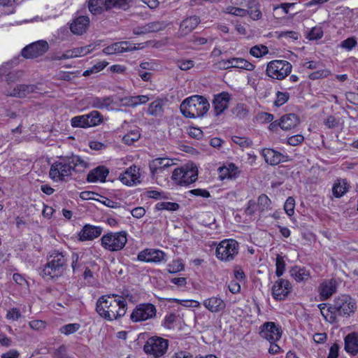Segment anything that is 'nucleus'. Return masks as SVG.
Segmentation results:
<instances>
[{
	"instance_id": "a211bd4d",
	"label": "nucleus",
	"mask_w": 358,
	"mask_h": 358,
	"mask_svg": "<svg viewBox=\"0 0 358 358\" xmlns=\"http://www.w3.org/2000/svg\"><path fill=\"white\" fill-rule=\"evenodd\" d=\"M139 177V169L136 166L132 165L120 175L119 179L122 183L132 186L140 182Z\"/></svg>"
},
{
	"instance_id": "5701e85b",
	"label": "nucleus",
	"mask_w": 358,
	"mask_h": 358,
	"mask_svg": "<svg viewBox=\"0 0 358 358\" xmlns=\"http://www.w3.org/2000/svg\"><path fill=\"white\" fill-rule=\"evenodd\" d=\"M173 161L170 158H156L149 164V168L152 176L162 173L166 168L173 165Z\"/></svg>"
},
{
	"instance_id": "37998d69",
	"label": "nucleus",
	"mask_w": 358,
	"mask_h": 358,
	"mask_svg": "<svg viewBox=\"0 0 358 358\" xmlns=\"http://www.w3.org/2000/svg\"><path fill=\"white\" fill-rule=\"evenodd\" d=\"M24 73L21 71H15L12 72H8L5 75L6 80L8 84H10L12 83H15L20 80V78L22 77Z\"/></svg>"
},
{
	"instance_id": "3c124183",
	"label": "nucleus",
	"mask_w": 358,
	"mask_h": 358,
	"mask_svg": "<svg viewBox=\"0 0 358 358\" xmlns=\"http://www.w3.org/2000/svg\"><path fill=\"white\" fill-rule=\"evenodd\" d=\"M271 201L266 194H261L258 198V204L261 210H264L270 207Z\"/></svg>"
},
{
	"instance_id": "4be33fe9",
	"label": "nucleus",
	"mask_w": 358,
	"mask_h": 358,
	"mask_svg": "<svg viewBox=\"0 0 358 358\" xmlns=\"http://www.w3.org/2000/svg\"><path fill=\"white\" fill-rule=\"evenodd\" d=\"M136 48L133 46L128 41H121L114 43L103 49V52L106 55L119 54L124 52H129L136 50Z\"/></svg>"
},
{
	"instance_id": "9b49d317",
	"label": "nucleus",
	"mask_w": 358,
	"mask_h": 358,
	"mask_svg": "<svg viewBox=\"0 0 358 358\" xmlns=\"http://www.w3.org/2000/svg\"><path fill=\"white\" fill-rule=\"evenodd\" d=\"M157 314L156 306L150 303H140L133 310L130 319L134 322H139L155 317Z\"/></svg>"
},
{
	"instance_id": "09e8293b",
	"label": "nucleus",
	"mask_w": 358,
	"mask_h": 358,
	"mask_svg": "<svg viewBox=\"0 0 358 358\" xmlns=\"http://www.w3.org/2000/svg\"><path fill=\"white\" fill-rule=\"evenodd\" d=\"M330 74V71L328 69H320L314 71L309 74L308 77L311 80H317L327 77Z\"/></svg>"
},
{
	"instance_id": "338daca9",
	"label": "nucleus",
	"mask_w": 358,
	"mask_h": 358,
	"mask_svg": "<svg viewBox=\"0 0 358 358\" xmlns=\"http://www.w3.org/2000/svg\"><path fill=\"white\" fill-rule=\"evenodd\" d=\"M29 327L35 330L43 329L45 327V322L42 320H33L29 324Z\"/></svg>"
},
{
	"instance_id": "4468645a",
	"label": "nucleus",
	"mask_w": 358,
	"mask_h": 358,
	"mask_svg": "<svg viewBox=\"0 0 358 358\" xmlns=\"http://www.w3.org/2000/svg\"><path fill=\"white\" fill-rule=\"evenodd\" d=\"M259 334L262 338L266 339L270 343H275L281 338L282 330L274 322H268L261 327Z\"/></svg>"
},
{
	"instance_id": "f257e3e1",
	"label": "nucleus",
	"mask_w": 358,
	"mask_h": 358,
	"mask_svg": "<svg viewBox=\"0 0 358 358\" xmlns=\"http://www.w3.org/2000/svg\"><path fill=\"white\" fill-rule=\"evenodd\" d=\"M127 306V301L122 296L105 295L98 299L96 310L101 317L111 321L124 316Z\"/></svg>"
},
{
	"instance_id": "2eb2a0df",
	"label": "nucleus",
	"mask_w": 358,
	"mask_h": 358,
	"mask_svg": "<svg viewBox=\"0 0 358 358\" xmlns=\"http://www.w3.org/2000/svg\"><path fill=\"white\" fill-rule=\"evenodd\" d=\"M292 290L290 282L285 279L276 281L272 287V294L276 300L285 299Z\"/></svg>"
},
{
	"instance_id": "e433bc0d",
	"label": "nucleus",
	"mask_w": 358,
	"mask_h": 358,
	"mask_svg": "<svg viewBox=\"0 0 358 358\" xmlns=\"http://www.w3.org/2000/svg\"><path fill=\"white\" fill-rule=\"evenodd\" d=\"M291 275L297 281L302 282L308 279L310 274L304 268L295 266L290 270Z\"/></svg>"
},
{
	"instance_id": "13d9d810",
	"label": "nucleus",
	"mask_w": 358,
	"mask_h": 358,
	"mask_svg": "<svg viewBox=\"0 0 358 358\" xmlns=\"http://www.w3.org/2000/svg\"><path fill=\"white\" fill-rule=\"evenodd\" d=\"M184 269V266L180 260L174 261L168 266L169 273H176Z\"/></svg>"
},
{
	"instance_id": "72a5a7b5",
	"label": "nucleus",
	"mask_w": 358,
	"mask_h": 358,
	"mask_svg": "<svg viewBox=\"0 0 358 358\" xmlns=\"http://www.w3.org/2000/svg\"><path fill=\"white\" fill-rule=\"evenodd\" d=\"M108 4V0H89L88 8L92 14L97 15L109 10Z\"/></svg>"
},
{
	"instance_id": "b1692460",
	"label": "nucleus",
	"mask_w": 358,
	"mask_h": 358,
	"mask_svg": "<svg viewBox=\"0 0 358 358\" xmlns=\"http://www.w3.org/2000/svg\"><path fill=\"white\" fill-rule=\"evenodd\" d=\"M38 90V86L35 85H18L10 93H6L7 96L15 97H25L27 95L36 92Z\"/></svg>"
},
{
	"instance_id": "bb28decb",
	"label": "nucleus",
	"mask_w": 358,
	"mask_h": 358,
	"mask_svg": "<svg viewBox=\"0 0 358 358\" xmlns=\"http://www.w3.org/2000/svg\"><path fill=\"white\" fill-rule=\"evenodd\" d=\"M218 171L219 178L221 180H224L225 179H235L238 176L240 173L238 168L232 163L229 164L227 166L220 167L218 169Z\"/></svg>"
},
{
	"instance_id": "79ce46f5",
	"label": "nucleus",
	"mask_w": 358,
	"mask_h": 358,
	"mask_svg": "<svg viewBox=\"0 0 358 358\" xmlns=\"http://www.w3.org/2000/svg\"><path fill=\"white\" fill-rule=\"evenodd\" d=\"M268 52V48L265 45H255L253 46L250 50V53L255 57H262L264 55H266Z\"/></svg>"
},
{
	"instance_id": "dca6fc26",
	"label": "nucleus",
	"mask_w": 358,
	"mask_h": 358,
	"mask_svg": "<svg viewBox=\"0 0 358 358\" xmlns=\"http://www.w3.org/2000/svg\"><path fill=\"white\" fill-rule=\"evenodd\" d=\"M164 252L155 249H145L140 252L137 259L141 262L159 263L164 260Z\"/></svg>"
},
{
	"instance_id": "9d476101",
	"label": "nucleus",
	"mask_w": 358,
	"mask_h": 358,
	"mask_svg": "<svg viewBox=\"0 0 358 358\" xmlns=\"http://www.w3.org/2000/svg\"><path fill=\"white\" fill-rule=\"evenodd\" d=\"M292 68V64L286 60H273L267 64L266 71L268 76L282 80L291 73Z\"/></svg>"
},
{
	"instance_id": "393cba45",
	"label": "nucleus",
	"mask_w": 358,
	"mask_h": 358,
	"mask_svg": "<svg viewBox=\"0 0 358 358\" xmlns=\"http://www.w3.org/2000/svg\"><path fill=\"white\" fill-rule=\"evenodd\" d=\"M203 305L211 313H218L224 310L226 305L224 301L220 297L212 296L204 299Z\"/></svg>"
},
{
	"instance_id": "423d86ee",
	"label": "nucleus",
	"mask_w": 358,
	"mask_h": 358,
	"mask_svg": "<svg viewBox=\"0 0 358 358\" xmlns=\"http://www.w3.org/2000/svg\"><path fill=\"white\" fill-rule=\"evenodd\" d=\"M127 242L126 231L110 232L101 238V245L106 250L117 252L122 250Z\"/></svg>"
},
{
	"instance_id": "69168bd1",
	"label": "nucleus",
	"mask_w": 358,
	"mask_h": 358,
	"mask_svg": "<svg viewBox=\"0 0 358 358\" xmlns=\"http://www.w3.org/2000/svg\"><path fill=\"white\" fill-rule=\"evenodd\" d=\"M127 0H108V8H122L127 4Z\"/></svg>"
},
{
	"instance_id": "4c0bfd02",
	"label": "nucleus",
	"mask_w": 358,
	"mask_h": 358,
	"mask_svg": "<svg viewBox=\"0 0 358 358\" xmlns=\"http://www.w3.org/2000/svg\"><path fill=\"white\" fill-rule=\"evenodd\" d=\"M141 136L138 129L131 131L123 136L122 141L127 145H131L137 141Z\"/></svg>"
},
{
	"instance_id": "cd10ccee",
	"label": "nucleus",
	"mask_w": 358,
	"mask_h": 358,
	"mask_svg": "<svg viewBox=\"0 0 358 358\" xmlns=\"http://www.w3.org/2000/svg\"><path fill=\"white\" fill-rule=\"evenodd\" d=\"M299 123V118L294 113L286 114L281 117L278 125L282 130H290L296 127Z\"/></svg>"
},
{
	"instance_id": "603ef678",
	"label": "nucleus",
	"mask_w": 358,
	"mask_h": 358,
	"mask_svg": "<svg viewBox=\"0 0 358 358\" xmlns=\"http://www.w3.org/2000/svg\"><path fill=\"white\" fill-rule=\"evenodd\" d=\"M248 15L254 20H259L262 17V12L257 6H248Z\"/></svg>"
},
{
	"instance_id": "4d7b16f0",
	"label": "nucleus",
	"mask_w": 358,
	"mask_h": 358,
	"mask_svg": "<svg viewBox=\"0 0 358 358\" xmlns=\"http://www.w3.org/2000/svg\"><path fill=\"white\" fill-rule=\"evenodd\" d=\"M323 36V31L321 27H313L308 34V38L310 40L320 39Z\"/></svg>"
},
{
	"instance_id": "c9c22d12",
	"label": "nucleus",
	"mask_w": 358,
	"mask_h": 358,
	"mask_svg": "<svg viewBox=\"0 0 358 358\" xmlns=\"http://www.w3.org/2000/svg\"><path fill=\"white\" fill-rule=\"evenodd\" d=\"M164 113V103L161 99H157L150 103L148 113L153 116H161Z\"/></svg>"
},
{
	"instance_id": "0eeeda50",
	"label": "nucleus",
	"mask_w": 358,
	"mask_h": 358,
	"mask_svg": "<svg viewBox=\"0 0 358 358\" xmlns=\"http://www.w3.org/2000/svg\"><path fill=\"white\" fill-rule=\"evenodd\" d=\"M239 245L234 239H225L219 243L216 248V257L224 262H231L238 255Z\"/></svg>"
},
{
	"instance_id": "e2e57ef3",
	"label": "nucleus",
	"mask_w": 358,
	"mask_h": 358,
	"mask_svg": "<svg viewBox=\"0 0 358 358\" xmlns=\"http://www.w3.org/2000/svg\"><path fill=\"white\" fill-rule=\"evenodd\" d=\"M233 141L239 145L241 147H248L252 144V141L249 138L239 136H234Z\"/></svg>"
},
{
	"instance_id": "c85d7f7f",
	"label": "nucleus",
	"mask_w": 358,
	"mask_h": 358,
	"mask_svg": "<svg viewBox=\"0 0 358 358\" xmlns=\"http://www.w3.org/2000/svg\"><path fill=\"white\" fill-rule=\"evenodd\" d=\"M109 171L105 166H98L92 170L87 175V181L90 182H105Z\"/></svg>"
},
{
	"instance_id": "39448f33",
	"label": "nucleus",
	"mask_w": 358,
	"mask_h": 358,
	"mask_svg": "<svg viewBox=\"0 0 358 358\" xmlns=\"http://www.w3.org/2000/svg\"><path fill=\"white\" fill-rule=\"evenodd\" d=\"M66 266L65 256L58 251L50 253L48 262L42 271V276L48 279L58 277L62 274Z\"/></svg>"
},
{
	"instance_id": "8fccbe9b",
	"label": "nucleus",
	"mask_w": 358,
	"mask_h": 358,
	"mask_svg": "<svg viewBox=\"0 0 358 358\" xmlns=\"http://www.w3.org/2000/svg\"><path fill=\"white\" fill-rule=\"evenodd\" d=\"M176 64L177 66L182 71H187L194 66V61L191 59L178 60Z\"/></svg>"
},
{
	"instance_id": "412c9836",
	"label": "nucleus",
	"mask_w": 358,
	"mask_h": 358,
	"mask_svg": "<svg viewBox=\"0 0 358 358\" xmlns=\"http://www.w3.org/2000/svg\"><path fill=\"white\" fill-rule=\"evenodd\" d=\"M230 94L228 92H222L214 96L213 105L214 113L219 115L222 113L229 106Z\"/></svg>"
},
{
	"instance_id": "aec40b11",
	"label": "nucleus",
	"mask_w": 358,
	"mask_h": 358,
	"mask_svg": "<svg viewBox=\"0 0 358 358\" xmlns=\"http://www.w3.org/2000/svg\"><path fill=\"white\" fill-rule=\"evenodd\" d=\"M199 22L200 19L196 15L184 19L180 24L178 31V37H184L188 35L197 27Z\"/></svg>"
},
{
	"instance_id": "a878e982",
	"label": "nucleus",
	"mask_w": 358,
	"mask_h": 358,
	"mask_svg": "<svg viewBox=\"0 0 358 358\" xmlns=\"http://www.w3.org/2000/svg\"><path fill=\"white\" fill-rule=\"evenodd\" d=\"M90 18L87 16L77 17L71 24L70 29L73 34L82 35L89 26Z\"/></svg>"
},
{
	"instance_id": "6ab92c4d",
	"label": "nucleus",
	"mask_w": 358,
	"mask_h": 358,
	"mask_svg": "<svg viewBox=\"0 0 358 358\" xmlns=\"http://www.w3.org/2000/svg\"><path fill=\"white\" fill-rule=\"evenodd\" d=\"M103 229L99 226L85 224L80 231L79 240L81 241H92L102 234Z\"/></svg>"
},
{
	"instance_id": "6e6d98bb",
	"label": "nucleus",
	"mask_w": 358,
	"mask_h": 358,
	"mask_svg": "<svg viewBox=\"0 0 358 358\" xmlns=\"http://www.w3.org/2000/svg\"><path fill=\"white\" fill-rule=\"evenodd\" d=\"M234 113L238 118H244L248 114V110L243 104H238L234 108Z\"/></svg>"
},
{
	"instance_id": "20e7f679",
	"label": "nucleus",
	"mask_w": 358,
	"mask_h": 358,
	"mask_svg": "<svg viewBox=\"0 0 358 358\" xmlns=\"http://www.w3.org/2000/svg\"><path fill=\"white\" fill-rule=\"evenodd\" d=\"M210 104L207 99L201 96H192L184 100L180 104L181 113L186 117L195 118L203 116L209 110Z\"/></svg>"
},
{
	"instance_id": "2f4dec72",
	"label": "nucleus",
	"mask_w": 358,
	"mask_h": 358,
	"mask_svg": "<svg viewBox=\"0 0 358 358\" xmlns=\"http://www.w3.org/2000/svg\"><path fill=\"white\" fill-rule=\"evenodd\" d=\"M122 105L127 107H136L138 105L144 104L149 101V97L146 95H138L133 96H127L120 100Z\"/></svg>"
},
{
	"instance_id": "052dcab7",
	"label": "nucleus",
	"mask_w": 358,
	"mask_h": 358,
	"mask_svg": "<svg viewBox=\"0 0 358 358\" xmlns=\"http://www.w3.org/2000/svg\"><path fill=\"white\" fill-rule=\"evenodd\" d=\"M355 38L351 37L343 41L341 43V47L348 50H352L357 45Z\"/></svg>"
},
{
	"instance_id": "f704fd0d",
	"label": "nucleus",
	"mask_w": 358,
	"mask_h": 358,
	"mask_svg": "<svg viewBox=\"0 0 358 358\" xmlns=\"http://www.w3.org/2000/svg\"><path fill=\"white\" fill-rule=\"evenodd\" d=\"M113 100L110 96L95 97L92 101V106L98 109H108Z\"/></svg>"
},
{
	"instance_id": "1a4fd4ad",
	"label": "nucleus",
	"mask_w": 358,
	"mask_h": 358,
	"mask_svg": "<svg viewBox=\"0 0 358 358\" xmlns=\"http://www.w3.org/2000/svg\"><path fill=\"white\" fill-rule=\"evenodd\" d=\"M169 346L168 341L161 338L153 336L147 341L144 345L145 352L152 358L162 357L167 351Z\"/></svg>"
},
{
	"instance_id": "f03ea898",
	"label": "nucleus",
	"mask_w": 358,
	"mask_h": 358,
	"mask_svg": "<svg viewBox=\"0 0 358 358\" xmlns=\"http://www.w3.org/2000/svg\"><path fill=\"white\" fill-rule=\"evenodd\" d=\"M87 167V163L81 157L73 155L61 158L59 161L52 164L49 176L55 182L62 181L65 180L66 177L71 176L73 171L82 172Z\"/></svg>"
},
{
	"instance_id": "58836bf2",
	"label": "nucleus",
	"mask_w": 358,
	"mask_h": 358,
	"mask_svg": "<svg viewBox=\"0 0 358 358\" xmlns=\"http://www.w3.org/2000/svg\"><path fill=\"white\" fill-rule=\"evenodd\" d=\"M87 117L88 125L90 127H94L99 124L102 120V116L98 111H92L88 115H85Z\"/></svg>"
},
{
	"instance_id": "a19ab883",
	"label": "nucleus",
	"mask_w": 358,
	"mask_h": 358,
	"mask_svg": "<svg viewBox=\"0 0 358 358\" xmlns=\"http://www.w3.org/2000/svg\"><path fill=\"white\" fill-rule=\"evenodd\" d=\"M73 127H88L87 117L86 115L76 116L71 119Z\"/></svg>"
},
{
	"instance_id": "f3484780",
	"label": "nucleus",
	"mask_w": 358,
	"mask_h": 358,
	"mask_svg": "<svg viewBox=\"0 0 358 358\" xmlns=\"http://www.w3.org/2000/svg\"><path fill=\"white\" fill-rule=\"evenodd\" d=\"M262 155L265 162L271 166H275L279 164L280 162H285L289 160L287 156L271 148L263 149L262 151Z\"/></svg>"
},
{
	"instance_id": "5fc2aeb1",
	"label": "nucleus",
	"mask_w": 358,
	"mask_h": 358,
	"mask_svg": "<svg viewBox=\"0 0 358 358\" xmlns=\"http://www.w3.org/2000/svg\"><path fill=\"white\" fill-rule=\"evenodd\" d=\"M157 208L158 209H164L174 211L179 208V205L177 203L173 202H162L157 203Z\"/></svg>"
},
{
	"instance_id": "f8f14e48",
	"label": "nucleus",
	"mask_w": 358,
	"mask_h": 358,
	"mask_svg": "<svg viewBox=\"0 0 358 358\" xmlns=\"http://www.w3.org/2000/svg\"><path fill=\"white\" fill-rule=\"evenodd\" d=\"M217 69H228L230 68L242 69L247 71H253L255 66L245 59L239 57H232L228 59H222L215 64Z\"/></svg>"
},
{
	"instance_id": "a18cd8bd",
	"label": "nucleus",
	"mask_w": 358,
	"mask_h": 358,
	"mask_svg": "<svg viewBox=\"0 0 358 358\" xmlns=\"http://www.w3.org/2000/svg\"><path fill=\"white\" fill-rule=\"evenodd\" d=\"M91 46H84V47H80V48H76L73 50H71V52L72 53L73 58L78 57H82L87 55L91 52Z\"/></svg>"
},
{
	"instance_id": "6e6552de",
	"label": "nucleus",
	"mask_w": 358,
	"mask_h": 358,
	"mask_svg": "<svg viewBox=\"0 0 358 358\" xmlns=\"http://www.w3.org/2000/svg\"><path fill=\"white\" fill-rule=\"evenodd\" d=\"M198 178L197 167L193 164H186L173 172L172 179L180 185H187L195 182Z\"/></svg>"
},
{
	"instance_id": "49530a36",
	"label": "nucleus",
	"mask_w": 358,
	"mask_h": 358,
	"mask_svg": "<svg viewBox=\"0 0 358 358\" xmlns=\"http://www.w3.org/2000/svg\"><path fill=\"white\" fill-rule=\"evenodd\" d=\"M289 94L288 92H278L274 103L276 106H281L289 100Z\"/></svg>"
},
{
	"instance_id": "774afa93",
	"label": "nucleus",
	"mask_w": 358,
	"mask_h": 358,
	"mask_svg": "<svg viewBox=\"0 0 358 358\" xmlns=\"http://www.w3.org/2000/svg\"><path fill=\"white\" fill-rule=\"evenodd\" d=\"M339 346L338 344H333L330 349L327 358H337L338 356Z\"/></svg>"
},
{
	"instance_id": "7c9ffc66",
	"label": "nucleus",
	"mask_w": 358,
	"mask_h": 358,
	"mask_svg": "<svg viewBox=\"0 0 358 358\" xmlns=\"http://www.w3.org/2000/svg\"><path fill=\"white\" fill-rule=\"evenodd\" d=\"M345 350L352 355L358 353V334L351 333L345 336Z\"/></svg>"
},
{
	"instance_id": "c756f323",
	"label": "nucleus",
	"mask_w": 358,
	"mask_h": 358,
	"mask_svg": "<svg viewBox=\"0 0 358 358\" xmlns=\"http://www.w3.org/2000/svg\"><path fill=\"white\" fill-rule=\"evenodd\" d=\"M337 289L336 282L334 280L324 281L319 287L321 298L323 300L329 299Z\"/></svg>"
},
{
	"instance_id": "de8ad7c7",
	"label": "nucleus",
	"mask_w": 358,
	"mask_h": 358,
	"mask_svg": "<svg viewBox=\"0 0 358 358\" xmlns=\"http://www.w3.org/2000/svg\"><path fill=\"white\" fill-rule=\"evenodd\" d=\"M294 206H295V201L294 199L289 196L287 199L285 205L284 209L286 213L289 216H292L294 213Z\"/></svg>"
},
{
	"instance_id": "680f3d73",
	"label": "nucleus",
	"mask_w": 358,
	"mask_h": 358,
	"mask_svg": "<svg viewBox=\"0 0 358 358\" xmlns=\"http://www.w3.org/2000/svg\"><path fill=\"white\" fill-rule=\"evenodd\" d=\"M54 358H72L66 354V348L64 345H62L56 349L53 352Z\"/></svg>"
},
{
	"instance_id": "ea45409f",
	"label": "nucleus",
	"mask_w": 358,
	"mask_h": 358,
	"mask_svg": "<svg viewBox=\"0 0 358 358\" xmlns=\"http://www.w3.org/2000/svg\"><path fill=\"white\" fill-rule=\"evenodd\" d=\"M223 12L227 14H231L233 15L240 16V17H244V16L247 15L248 13V10H246V9L234 7V6H231L226 7Z\"/></svg>"
},
{
	"instance_id": "864d4df0",
	"label": "nucleus",
	"mask_w": 358,
	"mask_h": 358,
	"mask_svg": "<svg viewBox=\"0 0 358 358\" xmlns=\"http://www.w3.org/2000/svg\"><path fill=\"white\" fill-rule=\"evenodd\" d=\"M275 266H276L275 273H276L277 276L280 277L283 274V272L285 270V264L282 257H281L280 255L277 256Z\"/></svg>"
},
{
	"instance_id": "bf43d9fd",
	"label": "nucleus",
	"mask_w": 358,
	"mask_h": 358,
	"mask_svg": "<svg viewBox=\"0 0 358 358\" xmlns=\"http://www.w3.org/2000/svg\"><path fill=\"white\" fill-rule=\"evenodd\" d=\"M22 317V315L17 308L9 310L6 314V318L10 320L16 321Z\"/></svg>"
},
{
	"instance_id": "473e14b6",
	"label": "nucleus",
	"mask_w": 358,
	"mask_h": 358,
	"mask_svg": "<svg viewBox=\"0 0 358 358\" xmlns=\"http://www.w3.org/2000/svg\"><path fill=\"white\" fill-rule=\"evenodd\" d=\"M350 185L345 179H337L333 187L332 193L336 198L343 196L349 189Z\"/></svg>"
},
{
	"instance_id": "c03bdc74",
	"label": "nucleus",
	"mask_w": 358,
	"mask_h": 358,
	"mask_svg": "<svg viewBox=\"0 0 358 358\" xmlns=\"http://www.w3.org/2000/svg\"><path fill=\"white\" fill-rule=\"evenodd\" d=\"M80 324L77 323L68 324L62 327L59 331L63 334L70 335L76 332L80 329Z\"/></svg>"
},
{
	"instance_id": "7ed1b4c3",
	"label": "nucleus",
	"mask_w": 358,
	"mask_h": 358,
	"mask_svg": "<svg viewBox=\"0 0 358 358\" xmlns=\"http://www.w3.org/2000/svg\"><path fill=\"white\" fill-rule=\"evenodd\" d=\"M356 303L349 295L336 297L331 304V310H325V320L331 324L338 322V317H350L356 310Z\"/></svg>"
},
{
	"instance_id": "ddd939ff",
	"label": "nucleus",
	"mask_w": 358,
	"mask_h": 358,
	"mask_svg": "<svg viewBox=\"0 0 358 358\" xmlns=\"http://www.w3.org/2000/svg\"><path fill=\"white\" fill-rule=\"evenodd\" d=\"M49 49L45 41H38L27 45L22 50V55L27 59H34L45 54Z\"/></svg>"
},
{
	"instance_id": "0e129e2a",
	"label": "nucleus",
	"mask_w": 358,
	"mask_h": 358,
	"mask_svg": "<svg viewBox=\"0 0 358 358\" xmlns=\"http://www.w3.org/2000/svg\"><path fill=\"white\" fill-rule=\"evenodd\" d=\"M303 140L304 137L302 135L297 134L289 137L287 139V143L290 145L296 146L301 143L303 141Z\"/></svg>"
}]
</instances>
